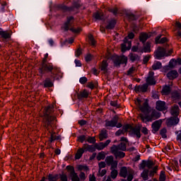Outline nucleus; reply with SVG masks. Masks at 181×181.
Masks as SVG:
<instances>
[{"mask_svg": "<svg viewBox=\"0 0 181 181\" xmlns=\"http://www.w3.org/2000/svg\"><path fill=\"white\" fill-rule=\"evenodd\" d=\"M40 74H46V73H50L51 78H53V81L57 76V74L60 73V68L53 66V64L48 62L47 64H41L38 69Z\"/></svg>", "mask_w": 181, "mask_h": 181, "instance_id": "f257e3e1", "label": "nucleus"}, {"mask_svg": "<svg viewBox=\"0 0 181 181\" xmlns=\"http://www.w3.org/2000/svg\"><path fill=\"white\" fill-rule=\"evenodd\" d=\"M54 112V104H52L48 105L45 108L44 110V119H43V126L46 128V129L49 130V127H52L54 123V119H56V117L49 116L50 114Z\"/></svg>", "mask_w": 181, "mask_h": 181, "instance_id": "f03ea898", "label": "nucleus"}, {"mask_svg": "<svg viewBox=\"0 0 181 181\" xmlns=\"http://www.w3.org/2000/svg\"><path fill=\"white\" fill-rule=\"evenodd\" d=\"M141 128H142L141 125L132 127L131 124H126L124 126L123 129H124L125 132H129V135H134L139 139L141 136Z\"/></svg>", "mask_w": 181, "mask_h": 181, "instance_id": "7ed1b4c3", "label": "nucleus"}, {"mask_svg": "<svg viewBox=\"0 0 181 181\" xmlns=\"http://www.w3.org/2000/svg\"><path fill=\"white\" fill-rule=\"evenodd\" d=\"M134 173L135 172L132 168L123 166L120 168L119 175L120 177H124V179L127 177L128 181H132Z\"/></svg>", "mask_w": 181, "mask_h": 181, "instance_id": "20e7f679", "label": "nucleus"}, {"mask_svg": "<svg viewBox=\"0 0 181 181\" xmlns=\"http://www.w3.org/2000/svg\"><path fill=\"white\" fill-rule=\"evenodd\" d=\"M119 119V117L115 115L111 120H105V127H106V128H114L115 127L116 128H121L122 124L118 123Z\"/></svg>", "mask_w": 181, "mask_h": 181, "instance_id": "39448f33", "label": "nucleus"}, {"mask_svg": "<svg viewBox=\"0 0 181 181\" xmlns=\"http://www.w3.org/2000/svg\"><path fill=\"white\" fill-rule=\"evenodd\" d=\"M136 104L139 107L141 112H148V111H149V105L148 104V100L142 101L139 99H137Z\"/></svg>", "mask_w": 181, "mask_h": 181, "instance_id": "423d86ee", "label": "nucleus"}, {"mask_svg": "<svg viewBox=\"0 0 181 181\" xmlns=\"http://www.w3.org/2000/svg\"><path fill=\"white\" fill-rule=\"evenodd\" d=\"M110 151L116 159H122L123 158H125V153L121 151V150H118V148H117V145L115 144L110 148Z\"/></svg>", "mask_w": 181, "mask_h": 181, "instance_id": "0eeeda50", "label": "nucleus"}, {"mask_svg": "<svg viewBox=\"0 0 181 181\" xmlns=\"http://www.w3.org/2000/svg\"><path fill=\"white\" fill-rule=\"evenodd\" d=\"M113 63L115 66L119 67L121 64H127L128 63V57H125V55L115 57L113 58Z\"/></svg>", "mask_w": 181, "mask_h": 181, "instance_id": "6e6552de", "label": "nucleus"}, {"mask_svg": "<svg viewBox=\"0 0 181 181\" xmlns=\"http://www.w3.org/2000/svg\"><path fill=\"white\" fill-rule=\"evenodd\" d=\"M105 162L107 166H111L110 169H117L118 167V161L114 160V156H107Z\"/></svg>", "mask_w": 181, "mask_h": 181, "instance_id": "1a4fd4ad", "label": "nucleus"}, {"mask_svg": "<svg viewBox=\"0 0 181 181\" xmlns=\"http://www.w3.org/2000/svg\"><path fill=\"white\" fill-rule=\"evenodd\" d=\"M111 144V140L107 139L105 143L104 142H100L95 144V150L97 149L98 151H103V149H105L107 148Z\"/></svg>", "mask_w": 181, "mask_h": 181, "instance_id": "9d476101", "label": "nucleus"}, {"mask_svg": "<svg viewBox=\"0 0 181 181\" xmlns=\"http://www.w3.org/2000/svg\"><path fill=\"white\" fill-rule=\"evenodd\" d=\"M132 46V42L128 40V37H125L124 39V43L121 45L122 52H127V50H129Z\"/></svg>", "mask_w": 181, "mask_h": 181, "instance_id": "9b49d317", "label": "nucleus"}, {"mask_svg": "<svg viewBox=\"0 0 181 181\" xmlns=\"http://www.w3.org/2000/svg\"><path fill=\"white\" fill-rule=\"evenodd\" d=\"M162 122V119H158L152 123L151 127L153 134H156V132L160 129Z\"/></svg>", "mask_w": 181, "mask_h": 181, "instance_id": "f8f14e48", "label": "nucleus"}, {"mask_svg": "<svg viewBox=\"0 0 181 181\" xmlns=\"http://www.w3.org/2000/svg\"><path fill=\"white\" fill-rule=\"evenodd\" d=\"M177 124H179V118L176 117H172L166 119L168 127H173V125H177Z\"/></svg>", "mask_w": 181, "mask_h": 181, "instance_id": "ddd939ff", "label": "nucleus"}, {"mask_svg": "<svg viewBox=\"0 0 181 181\" xmlns=\"http://www.w3.org/2000/svg\"><path fill=\"white\" fill-rule=\"evenodd\" d=\"M134 90L136 93H146L148 91V83L136 86Z\"/></svg>", "mask_w": 181, "mask_h": 181, "instance_id": "4468645a", "label": "nucleus"}, {"mask_svg": "<svg viewBox=\"0 0 181 181\" xmlns=\"http://www.w3.org/2000/svg\"><path fill=\"white\" fill-rule=\"evenodd\" d=\"M156 56L157 59H162V57L166 56V49L163 47H158L156 52Z\"/></svg>", "mask_w": 181, "mask_h": 181, "instance_id": "2eb2a0df", "label": "nucleus"}, {"mask_svg": "<svg viewBox=\"0 0 181 181\" xmlns=\"http://www.w3.org/2000/svg\"><path fill=\"white\" fill-rule=\"evenodd\" d=\"M156 105V108L158 111H165L166 110V103L165 101L158 100Z\"/></svg>", "mask_w": 181, "mask_h": 181, "instance_id": "dca6fc26", "label": "nucleus"}, {"mask_svg": "<svg viewBox=\"0 0 181 181\" xmlns=\"http://www.w3.org/2000/svg\"><path fill=\"white\" fill-rule=\"evenodd\" d=\"M155 73L153 71H150L148 73V76L146 78V83L147 84H149V86H154V84H156V81H155V78H153Z\"/></svg>", "mask_w": 181, "mask_h": 181, "instance_id": "f3484780", "label": "nucleus"}, {"mask_svg": "<svg viewBox=\"0 0 181 181\" xmlns=\"http://www.w3.org/2000/svg\"><path fill=\"white\" fill-rule=\"evenodd\" d=\"M73 23H74V17H67V21L64 25V30H69V29H70V27L71 26V25H73Z\"/></svg>", "mask_w": 181, "mask_h": 181, "instance_id": "a211bd4d", "label": "nucleus"}, {"mask_svg": "<svg viewBox=\"0 0 181 181\" xmlns=\"http://www.w3.org/2000/svg\"><path fill=\"white\" fill-rule=\"evenodd\" d=\"M88 95H90V93L84 89L77 93V98L78 100H83L84 98H88Z\"/></svg>", "mask_w": 181, "mask_h": 181, "instance_id": "6ab92c4d", "label": "nucleus"}, {"mask_svg": "<svg viewBox=\"0 0 181 181\" xmlns=\"http://www.w3.org/2000/svg\"><path fill=\"white\" fill-rule=\"evenodd\" d=\"M170 114L174 117H177L179 114H180V109L179 108V105H174L171 107Z\"/></svg>", "mask_w": 181, "mask_h": 181, "instance_id": "aec40b11", "label": "nucleus"}, {"mask_svg": "<svg viewBox=\"0 0 181 181\" xmlns=\"http://www.w3.org/2000/svg\"><path fill=\"white\" fill-rule=\"evenodd\" d=\"M82 148H83L84 152H95V145H88L85 144L83 145Z\"/></svg>", "mask_w": 181, "mask_h": 181, "instance_id": "412c9836", "label": "nucleus"}, {"mask_svg": "<svg viewBox=\"0 0 181 181\" xmlns=\"http://www.w3.org/2000/svg\"><path fill=\"white\" fill-rule=\"evenodd\" d=\"M179 76L176 70H171L167 73V77L169 80H175Z\"/></svg>", "mask_w": 181, "mask_h": 181, "instance_id": "4be33fe9", "label": "nucleus"}, {"mask_svg": "<svg viewBox=\"0 0 181 181\" xmlns=\"http://www.w3.org/2000/svg\"><path fill=\"white\" fill-rule=\"evenodd\" d=\"M100 69L103 71V74H106L108 72V62H107V60L102 61Z\"/></svg>", "mask_w": 181, "mask_h": 181, "instance_id": "5701e85b", "label": "nucleus"}, {"mask_svg": "<svg viewBox=\"0 0 181 181\" xmlns=\"http://www.w3.org/2000/svg\"><path fill=\"white\" fill-rule=\"evenodd\" d=\"M53 78H46L45 81H43L44 87L45 88H50L53 87V81H52Z\"/></svg>", "mask_w": 181, "mask_h": 181, "instance_id": "b1692460", "label": "nucleus"}, {"mask_svg": "<svg viewBox=\"0 0 181 181\" xmlns=\"http://www.w3.org/2000/svg\"><path fill=\"white\" fill-rule=\"evenodd\" d=\"M108 132L105 129H103L99 133V141H104L108 138Z\"/></svg>", "mask_w": 181, "mask_h": 181, "instance_id": "393cba45", "label": "nucleus"}, {"mask_svg": "<svg viewBox=\"0 0 181 181\" xmlns=\"http://www.w3.org/2000/svg\"><path fill=\"white\" fill-rule=\"evenodd\" d=\"M139 117H140V119L142 121V122H144V123L152 122V121H153L151 115H145L140 114Z\"/></svg>", "mask_w": 181, "mask_h": 181, "instance_id": "a878e982", "label": "nucleus"}, {"mask_svg": "<svg viewBox=\"0 0 181 181\" xmlns=\"http://www.w3.org/2000/svg\"><path fill=\"white\" fill-rule=\"evenodd\" d=\"M160 37H162V35H158L156 37V43L157 45L162 44V43H166V42H168V38H166L165 37H163L161 39H160Z\"/></svg>", "mask_w": 181, "mask_h": 181, "instance_id": "bb28decb", "label": "nucleus"}, {"mask_svg": "<svg viewBox=\"0 0 181 181\" xmlns=\"http://www.w3.org/2000/svg\"><path fill=\"white\" fill-rule=\"evenodd\" d=\"M117 24V21L115 19H112L108 21V24L106 26V29L111 30L115 28V25Z\"/></svg>", "mask_w": 181, "mask_h": 181, "instance_id": "cd10ccee", "label": "nucleus"}, {"mask_svg": "<svg viewBox=\"0 0 181 181\" xmlns=\"http://www.w3.org/2000/svg\"><path fill=\"white\" fill-rule=\"evenodd\" d=\"M172 90V88L170 86H165L162 89V94L163 95H168V94H170V91Z\"/></svg>", "mask_w": 181, "mask_h": 181, "instance_id": "c85d7f7f", "label": "nucleus"}, {"mask_svg": "<svg viewBox=\"0 0 181 181\" xmlns=\"http://www.w3.org/2000/svg\"><path fill=\"white\" fill-rule=\"evenodd\" d=\"M142 53H151V43L149 42H147L146 44L144 45V49H141Z\"/></svg>", "mask_w": 181, "mask_h": 181, "instance_id": "c756f323", "label": "nucleus"}, {"mask_svg": "<svg viewBox=\"0 0 181 181\" xmlns=\"http://www.w3.org/2000/svg\"><path fill=\"white\" fill-rule=\"evenodd\" d=\"M83 153H84V149L82 148H78L75 155V159H80L81 156H83Z\"/></svg>", "mask_w": 181, "mask_h": 181, "instance_id": "7c9ffc66", "label": "nucleus"}, {"mask_svg": "<svg viewBox=\"0 0 181 181\" xmlns=\"http://www.w3.org/2000/svg\"><path fill=\"white\" fill-rule=\"evenodd\" d=\"M148 37H149L148 36V34L143 33H141L139 35V40L140 42H142V43H145L146 40H148Z\"/></svg>", "mask_w": 181, "mask_h": 181, "instance_id": "2f4dec72", "label": "nucleus"}, {"mask_svg": "<svg viewBox=\"0 0 181 181\" xmlns=\"http://www.w3.org/2000/svg\"><path fill=\"white\" fill-rule=\"evenodd\" d=\"M149 175V170L144 169L141 174V176L144 180H148Z\"/></svg>", "mask_w": 181, "mask_h": 181, "instance_id": "473e14b6", "label": "nucleus"}, {"mask_svg": "<svg viewBox=\"0 0 181 181\" xmlns=\"http://www.w3.org/2000/svg\"><path fill=\"white\" fill-rule=\"evenodd\" d=\"M0 36H1V37H4V39H9L11 37V34H9L8 31H4L0 29Z\"/></svg>", "mask_w": 181, "mask_h": 181, "instance_id": "72a5a7b5", "label": "nucleus"}, {"mask_svg": "<svg viewBox=\"0 0 181 181\" xmlns=\"http://www.w3.org/2000/svg\"><path fill=\"white\" fill-rule=\"evenodd\" d=\"M152 69L153 70H159V69H162V63L160 62H156L152 65Z\"/></svg>", "mask_w": 181, "mask_h": 181, "instance_id": "f704fd0d", "label": "nucleus"}, {"mask_svg": "<svg viewBox=\"0 0 181 181\" xmlns=\"http://www.w3.org/2000/svg\"><path fill=\"white\" fill-rule=\"evenodd\" d=\"M110 177H112V179H117V176H118V170H115V168L110 169Z\"/></svg>", "mask_w": 181, "mask_h": 181, "instance_id": "c9c22d12", "label": "nucleus"}, {"mask_svg": "<svg viewBox=\"0 0 181 181\" xmlns=\"http://www.w3.org/2000/svg\"><path fill=\"white\" fill-rule=\"evenodd\" d=\"M129 57L132 62H136V60H139V56L136 54H130Z\"/></svg>", "mask_w": 181, "mask_h": 181, "instance_id": "e433bc0d", "label": "nucleus"}, {"mask_svg": "<svg viewBox=\"0 0 181 181\" xmlns=\"http://www.w3.org/2000/svg\"><path fill=\"white\" fill-rule=\"evenodd\" d=\"M96 158L98 160H104L105 159V152L101 151L98 153Z\"/></svg>", "mask_w": 181, "mask_h": 181, "instance_id": "4c0bfd02", "label": "nucleus"}, {"mask_svg": "<svg viewBox=\"0 0 181 181\" xmlns=\"http://www.w3.org/2000/svg\"><path fill=\"white\" fill-rule=\"evenodd\" d=\"M88 37L89 44L91 45V46H95L96 42H95V40L94 39V37L93 36V35H91V34L89 35L88 36Z\"/></svg>", "mask_w": 181, "mask_h": 181, "instance_id": "58836bf2", "label": "nucleus"}, {"mask_svg": "<svg viewBox=\"0 0 181 181\" xmlns=\"http://www.w3.org/2000/svg\"><path fill=\"white\" fill-rule=\"evenodd\" d=\"M93 17L95 19H96V21H101V19L103 18V13L96 12L93 14Z\"/></svg>", "mask_w": 181, "mask_h": 181, "instance_id": "ea45409f", "label": "nucleus"}, {"mask_svg": "<svg viewBox=\"0 0 181 181\" xmlns=\"http://www.w3.org/2000/svg\"><path fill=\"white\" fill-rule=\"evenodd\" d=\"M116 147L119 151H127V144H125V143H120L119 145L116 146Z\"/></svg>", "mask_w": 181, "mask_h": 181, "instance_id": "a19ab883", "label": "nucleus"}, {"mask_svg": "<svg viewBox=\"0 0 181 181\" xmlns=\"http://www.w3.org/2000/svg\"><path fill=\"white\" fill-rule=\"evenodd\" d=\"M146 168H148V169H152V168L155 166V163H153V161L151 160H146Z\"/></svg>", "mask_w": 181, "mask_h": 181, "instance_id": "79ce46f5", "label": "nucleus"}, {"mask_svg": "<svg viewBox=\"0 0 181 181\" xmlns=\"http://www.w3.org/2000/svg\"><path fill=\"white\" fill-rule=\"evenodd\" d=\"M59 139V136H56V133L52 132L49 138V141L53 142V141H57Z\"/></svg>", "mask_w": 181, "mask_h": 181, "instance_id": "37998d69", "label": "nucleus"}, {"mask_svg": "<svg viewBox=\"0 0 181 181\" xmlns=\"http://www.w3.org/2000/svg\"><path fill=\"white\" fill-rule=\"evenodd\" d=\"M125 129H124V126L122 127V129H119L115 132V135L116 136H119L121 135H124V134H125Z\"/></svg>", "mask_w": 181, "mask_h": 181, "instance_id": "c03bdc74", "label": "nucleus"}, {"mask_svg": "<svg viewBox=\"0 0 181 181\" xmlns=\"http://www.w3.org/2000/svg\"><path fill=\"white\" fill-rule=\"evenodd\" d=\"M132 52H137V53H142V48L138 46H133L132 48Z\"/></svg>", "mask_w": 181, "mask_h": 181, "instance_id": "a18cd8bd", "label": "nucleus"}, {"mask_svg": "<svg viewBox=\"0 0 181 181\" xmlns=\"http://www.w3.org/2000/svg\"><path fill=\"white\" fill-rule=\"evenodd\" d=\"M173 98L175 100H180L181 99V95L179 92H174L173 93Z\"/></svg>", "mask_w": 181, "mask_h": 181, "instance_id": "49530a36", "label": "nucleus"}, {"mask_svg": "<svg viewBox=\"0 0 181 181\" xmlns=\"http://www.w3.org/2000/svg\"><path fill=\"white\" fill-rule=\"evenodd\" d=\"M166 175H165V171H161L159 177V181H165Z\"/></svg>", "mask_w": 181, "mask_h": 181, "instance_id": "de8ad7c7", "label": "nucleus"}, {"mask_svg": "<svg viewBox=\"0 0 181 181\" xmlns=\"http://www.w3.org/2000/svg\"><path fill=\"white\" fill-rule=\"evenodd\" d=\"M166 132H168V130H166L165 128L160 131V135H161L162 138H167Z\"/></svg>", "mask_w": 181, "mask_h": 181, "instance_id": "09e8293b", "label": "nucleus"}, {"mask_svg": "<svg viewBox=\"0 0 181 181\" xmlns=\"http://www.w3.org/2000/svg\"><path fill=\"white\" fill-rule=\"evenodd\" d=\"M127 16L129 21H135L136 19V17L135 16V15H134L131 13H128L127 14Z\"/></svg>", "mask_w": 181, "mask_h": 181, "instance_id": "8fccbe9b", "label": "nucleus"}, {"mask_svg": "<svg viewBox=\"0 0 181 181\" xmlns=\"http://www.w3.org/2000/svg\"><path fill=\"white\" fill-rule=\"evenodd\" d=\"M145 168H146V160H144L139 165V169L140 170H143Z\"/></svg>", "mask_w": 181, "mask_h": 181, "instance_id": "3c124183", "label": "nucleus"}, {"mask_svg": "<svg viewBox=\"0 0 181 181\" xmlns=\"http://www.w3.org/2000/svg\"><path fill=\"white\" fill-rule=\"evenodd\" d=\"M78 170H83L84 172H87L88 170V167L87 165H78Z\"/></svg>", "mask_w": 181, "mask_h": 181, "instance_id": "603ef678", "label": "nucleus"}, {"mask_svg": "<svg viewBox=\"0 0 181 181\" xmlns=\"http://www.w3.org/2000/svg\"><path fill=\"white\" fill-rule=\"evenodd\" d=\"M150 116L151 117L152 119H158V118L160 117L156 112H153Z\"/></svg>", "mask_w": 181, "mask_h": 181, "instance_id": "864d4df0", "label": "nucleus"}, {"mask_svg": "<svg viewBox=\"0 0 181 181\" xmlns=\"http://www.w3.org/2000/svg\"><path fill=\"white\" fill-rule=\"evenodd\" d=\"M86 62H91L93 60V55L91 54H88L85 57Z\"/></svg>", "mask_w": 181, "mask_h": 181, "instance_id": "5fc2aeb1", "label": "nucleus"}, {"mask_svg": "<svg viewBox=\"0 0 181 181\" xmlns=\"http://www.w3.org/2000/svg\"><path fill=\"white\" fill-rule=\"evenodd\" d=\"M87 78L86 76H83L79 79V83H81V84H86V83H87Z\"/></svg>", "mask_w": 181, "mask_h": 181, "instance_id": "6e6d98bb", "label": "nucleus"}, {"mask_svg": "<svg viewBox=\"0 0 181 181\" xmlns=\"http://www.w3.org/2000/svg\"><path fill=\"white\" fill-rule=\"evenodd\" d=\"M59 177L61 181H67V175L66 174L59 175Z\"/></svg>", "mask_w": 181, "mask_h": 181, "instance_id": "4d7b16f0", "label": "nucleus"}, {"mask_svg": "<svg viewBox=\"0 0 181 181\" xmlns=\"http://www.w3.org/2000/svg\"><path fill=\"white\" fill-rule=\"evenodd\" d=\"M136 69L135 67L132 66L127 71V76H131V74H134V71H135Z\"/></svg>", "mask_w": 181, "mask_h": 181, "instance_id": "13d9d810", "label": "nucleus"}, {"mask_svg": "<svg viewBox=\"0 0 181 181\" xmlns=\"http://www.w3.org/2000/svg\"><path fill=\"white\" fill-rule=\"evenodd\" d=\"M48 181H57V180H56V177L52 174H49L48 175Z\"/></svg>", "mask_w": 181, "mask_h": 181, "instance_id": "bf43d9fd", "label": "nucleus"}, {"mask_svg": "<svg viewBox=\"0 0 181 181\" xmlns=\"http://www.w3.org/2000/svg\"><path fill=\"white\" fill-rule=\"evenodd\" d=\"M95 137H89L87 139V142H88L89 144H95Z\"/></svg>", "mask_w": 181, "mask_h": 181, "instance_id": "052dcab7", "label": "nucleus"}, {"mask_svg": "<svg viewBox=\"0 0 181 181\" xmlns=\"http://www.w3.org/2000/svg\"><path fill=\"white\" fill-rule=\"evenodd\" d=\"M107 174V170L104 169V170H99V175L101 177H103V176H105Z\"/></svg>", "mask_w": 181, "mask_h": 181, "instance_id": "680f3d73", "label": "nucleus"}, {"mask_svg": "<svg viewBox=\"0 0 181 181\" xmlns=\"http://www.w3.org/2000/svg\"><path fill=\"white\" fill-rule=\"evenodd\" d=\"M98 165H99V169L101 170L105 168V166H107V164L105 163V162L102 161L99 163Z\"/></svg>", "mask_w": 181, "mask_h": 181, "instance_id": "e2e57ef3", "label": "nucleus"}, {"mask_svg": "<svg viewBox=\"0 0 181 181\" xmlns=\"http://www.w3.org/2000/svg\"><path fill=\"white\" fill-rule=\"evenodd\" d=\"M79 142H81V144H83V142H84L86 141V136L84 135H82V136H80L78 138Z\"/></svg>", "mask_w": 181, "mask_h": 181, "instance_id": "0e129e2a", "label": "nucleus"}, {"mask_svg": "<svg viewBox=\"0 0 181 181\" xmlns=\"http://www.w3.org/2000/svg\"><path fill=\"white\" fill-rule=\"evenodd\" d=\"M79 177H80L81 180H83V181L86 180V174L84 173L81 172L79 175Z\"/></svg>", "mask_w": 181, "mask_h": 181, "instance_id": "69168bd1", "label": "nucleus"}, {"mask_svg": "<svg viewBox=\"0 0 181 181\" xmlns=\"http://www.w3.org/2000/svg\"><path fill=\"white\" fill-rule=\"evenodd\" d=\"M175 26L177 28V29L180 30L181 29V23L179 21H175Z\"/></svg>", "mask_w": 181, "mask_h": 181, "instance_id": "338daca9", "label": "nucleus"}, {"mask_svg": "<svg viewBox=\"0 0 181 181\" xmlns=\"http://www.w3.org/2000/svg\"><path fill=\"white\" fill-rule=\"evenodd\" d=\"M89 181H96L95 175H89Z\"/></svg>", "mask_w": 181, "mask_h": 181, "instance_id": "774afa93", "label": "nucleus"}]
</instances>
